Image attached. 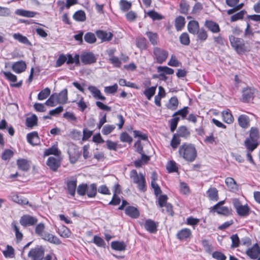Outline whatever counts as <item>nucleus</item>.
I'll return each instance as SVG.
<instances>
[{"label": "nucleus", "instance_id": "4468645a", "mask_svg": "<svg viewBox=\"0 0 260 260\" xmlns=\"http://www.w3.org/2000/svg\"><path fill=\"white\" fill-rule=\"evenodd\" d=\"M27 142L32 146L37 145L40 143V138L38 133L33 132L27 135Z\"/></svg>", "mask_w": 260, "mask_h": 260}, {"label": "nucleus", "instance_id": "4be33fe9", "mask_svg": "<svg viewBox=\"0 0 260 260\" xmlns=\"http://www.w3.org/2000/svg\"><path fill=\"white\" fill-rule=\"evenodd\" d=\"M67 185L69 193L74 197L75 194L77 187V180H68L67 181Z\"/></svg>", "mask_w": 260, "mask_h": 260}, {"label": "nucleus", "instance_id": "e433bc0d", "mask_svg": "<svg viewBox=\"0 0 260 260\" xmlns=\"http://www.w3.org/2000/svg\"><path fill=\"white\" fill-rule=\"evenodd\" d=\"M197 36V39L201 42H205L208 38V35L207 31L203 28L198 30L196 33Z\"/></svg>", "mask_w": 260, "mask_h": 260}, {"label": "nucleus", "instance_id": "f704fd0d", "mask_svg": "<svg viewBox=\"0 0 260 260\" xmlns=\"http://www.w3.org/2000/svg\"><path fill=\"white\" fill-rule=\"evenodd\" d=\"M148 42L147 40L142 37H140L136 39V45L141 50H145L147 48Z\"/></svg>", "mask_w": 260, "mask_h": 260}, {"label": "nucleus", "instance_id": "3c124183", "mask_svg": "<svg viewBox=\"0 0 260 260\" xmlns=\"http://www.w3.org/2000/svg\"><path fill=\"white\" fill-rule=\"evenodd\" d=\"M84 40L89 44H92L96 42V39L95 35L92 32H87L84 36Z\"/></svg>", "mask_w": 260, "mask_h": 260}, {"label": "nucleus", "instance_id": "e2e57ef3", "mask_svg": "<svg viewBox=\"0 0 260 260\" xmlns=\"http://www.w3.org/2000/svg\"><path fill=\"white\" fill-rule=\"evenodd\" d=\"M249 138L253 139V140L257 142V140L259 138L258 131L257 128L251 127L250 131Z\"/></svg>", "mask_w": 260, "mask_h": 260}, {"label": "nucleus", "instance_id": "393cba45", "mask_svg": "<svg viewBox=\"0 0 260 260\" xmlns=\"http://www.w3.org/2000/svg\"><path fill=\"white\" fill-rule=\"evenodd\" d=\"M48 166L53 171H56L60 166L59 161L55 157H49L47 161Z\"/></svg>", "mask_w": 260, "mask_h": 260}, {"label": "nucleus", "instance_id": "774afa93", "mask_svg": "<svg viewBox=\"0 0 260 260\" xmlns=\"http://www.w3.org/2000/svg\"><path fill=\"white\" fill-rule=\"evenodd\" d=\"M109 61L113 64L114 67L119 68L121 65V61L117 56H112L109 58Z\"/></svg>", "mask_w": 260, "mask_h": 260}, {"label": "nucleus", "instance_id": "c756f323", "mask_svg": "<svg viewBox=\"0 0 260 260\" xmlns=\"http://www.w3.org/2000/svg\"><path fill=\"white\" fill-rule=\"evenodd\" d=\"M239 125L244 128H246L249 126V119L246 115H241L238 119Z\"/></svg>", "mask_w": 260, "mask_h": 260}, {"label": "nucleus", "instance_id": "39448f33", "mask_svg": "<svg viewBox=\"0 0 260 260\" xmlns=\"http://www.w3.org/2000/svg\"><path fill=\"white\" fill-rule=\"evenodd\" d=\"M153 53L154 59L157 63L159 64L165 62L169 56L168 51L158 47L153 48Z\"/></svg>", "mask_w": 260, "mask_h": 260}, {"label": "nucleus", "instance_id": "f257e3e1", "mask_svg": "<svg viewBox=\"0 0 260 260\" xmlns=\"http://www.w3.org/2000/svg\"><path fill=\"white\" fill-rule=\"evenodd\" d=\"M179 156L187 162L193 161L197 156L195 146L191 144L185 143L181 145L178 149Z\"/></svg>", "mask_w": 260, "mask_h": 260}, {"label": "nucleus", "instance_id": "7c9ffc66", "mask_svg": "<svg viewBox=\"0 0 260 260\" xmlns=\"http://www.w3.org/2000/svg\"><path fill=\"white\" fill-rule=\"evenodd\" d=\"M56 98L57 99L58 103L61 104L67 103L68 101V90L67 89H64L60 92L57 94H56Z\"/></svg>", "mask_w": 260, "mask_h": 260}, {"label": "nucleus", "instance_id": "412c9836", "mask_svg": "<svg viewBox=\"0 0 260 260\" xmlns=\"http://www.w3.org/2000/svg\"><path fill=\"white\" fill-rule=\"evenodd\" d=\"M191 235V232L190 229L184 228L178 231L177 234V237L180 240H186Z\"/></svg>", "mask_w": 260, "mask_h": 260}, {"label": "nucleus", "instance_id": "f8f14e48", "mask_svg": "<svg viewBox=\"0 0 260 260\" xmlns=\"http://www.w3.org/2000/svg\"><path fill=\"white\" fill-rule=\"evenodd\" d=\"M255 90L253 88H246L243 90L242 100L244 102H249L254 96Z\"/></svg>", "mask_w": 260, "mask_h": 260}, {"label": "nucleus", "instance_id": "b1692460", "mask_svg": "<svg viewBox=\"0 0 260 260\" xmlns=\"http://www.w3.org/2000/svg\"><path fill=\"white\" fill-rule=\"evenodd\" d=\"M212 211L217 212L218 214L228 216L232 213V210L225 206H218L217 208L212 207Z\"/></svg>", "mask_w": 260, "mask_h": 260}, {"label": "nucleus", "instance_id": "72a5a7b5", "mask_svg": "<svg viewBox=\"0 0 260 260\" xmlns=\"http://www.w3.org/2000/svg\"><path fill=\"white\" fill-rule=\"evenodd\" d=\"M207 194L211 200L217 201L218 200V190L215 187L210 188L207 191Z\"/></svg>", "mask_w": 260, "mask_h": 260}, {"label": "nucleus", "instance_id": "bb28decb", "mask_svg": "<svg viewBox=\"0 0 260 260\" xmlns=\"http://www.w3.org/2000/svg\"><path fill=\"white\" fill-rule=\"evenodd\" d=\"M111 248L117 251H124L126 249V245L123 241H115L111 243Z\"/></svg>", "mask_w": 260, "mask_h": 260}, {"label": "nucleus", "instance_id": "6ab92c4d", "mask_svg": "<svg viewBox=\"0 0 260 260\" xmlns=\"http://www.w3.org/2000/svg\"><path fill=\"white\" fill-rule=\"evenodd\" d=\"M225 183L230 191L236 192L238 190V184L234 178L232 177H227L225 179Z\"/></svg>", "mask_w": 260, "mask_h": 260}, {"label": "nucleus", "instance_id": "a18cd8bd", "mask_svg": "<svg viewBox=\"0 0 260 260\" xmlns=\"http://www.w3.org/2000/svg\"><path fill=\"white\" fill-rule=\"evenodd\" d=\"M59 151L58 150L57 146H53L51 148L46 149L44 151V156H48L51 154H53L56 156L59 155Z\"/></svg>", "mask_w": 260, "mask_h": 260}, {"label": "nucleus", "instance_id": "aec40b11", "mask_svg": "<svg viewBox=\"0 0 260 260\" xmlns=\"http://www.w3.org/2000/svg\"><path fill=\"white\" fill-rule=\"evenodd\" d=\"M88 89L91 92L93 96L96 99L105 101L106 98L102 95L101 91L94 86H89Z\"/></svg>", "mask_w": 260, "mask_h": 260}, {"label": "nucleus", "instance_id": "423d86ee", "mask_svg": "<svg viewBox=\"0 0 260 260\" xmlns=\"http://www.w3.org/2000/svg\"><path fill=\"white\" fill-rule=\"evenodd\" d=\"M28 256L31 260H42L44 256V249L41 246H37L29 251Z\"/></svg>", "mask_w": 260, "mask_h": 260}, {"label": "nucleus", "instance_id": "ddd939ff", "mask_svg": "<svg viewBox=\"0 0 260 260\" xmlns=\"http://www.w3.org/2000/svg\"><path fill=\"white\" fill-rule=\"evenodd\" d=\"M247 254L252 259H256L260 254V248L257 244L254 245L246 251Z\"/></svg>", "mask_w": 260, "mask_h": 260}, {"label": "nucleus", "instance_id": "69168bd1", "mask_svg": "<svg viewBox=\"0 0 260 260\" xmlns=\"http://www.w3.org/2000/svg\"><path fill=\"white\" fill-rule=\"evenodd\" d=\"M168 64L171 67H178L181 66V63L177 60L175 55H172Z\"/></svg>", "mask_w": 260, "mask_h": 260}, {"label": "nucleus", "instance_id": "1a4fd4ad", "mask_svg": "<svg viewBox=\"0 0 260 260\" xmlns=\"http://www.w3.org/2000/svg\"><path fill=\"white\" fill-rule=\"evenodd\" d=\"M38 221L37 219L29 215H24L20 219V223L23 226H31Z\"/></svg>", "mask_w": 260, "mask_h": 260}, {"label": "nucleus", "instance_id": "5fc2aeb1", "mask_svg": "<svg viewBox=\"0 0 260 260\" xmlns=\"http://www.w3.org/2000/svg\"><path fill=\"white\" fill-rule=\"evenodd\" d=\"M2 73L4 74L6 79L8 80L9 81L11 82H15L17 81V76L13 74V73H12L11 72L3 71L2 72Z\"/></svg>", "mask_w": 260, "mask_h": 260}, {"label": "nucleus", "instance_id": "9b49d317", "mask_svg": "<svg viewBox=\"0 0 260 260\" xmlns=\"http://www.w3.org/2000/svg\"><path fill=\"white\" fill-rule=\"evenodd\" d=\"M97 37L101 40L102 42H108L111 40L113 37V35L111 32L99 30L96 31Z\"/></svg>", "mask_w": 260, "mask_h": 260}, {"label": "nucleus", "instance_id": "6e6552de", "mask_svg": "<svg viewBox=\"0 0 260 260\" xmlns=\"http://www.w3.org/2000/svg\"><path fill=\"white\" fill-rule=\"evenodd\" d=\"M82 62L84 64H90L94 63L96 58L92 52H84L80 56Z\"/></svg>", "mask_w": 260, "mask_h": 260}, {"label": "nucleus", "instance_id": "680f3d73", "mask_svg": "<svg viewBox=\"0 0 260 260\" xmlns=\"http://www.w3.org/2000/svg\"><path fill=\"white\" fill-rule=\"evenodd\" d=\"M156 90V87H151L146 89L144 91V94L147 97L148 100H150L151 98L154 95Z\"/></svg>", "mask_w": 260, "mask_h": 260}, {"label": "nucleus", "instance_id": "338daca9", "mask_svg": "<svg viewBox=\"0 0 260 260\" xmlns=\"http://www.w3.org/2000/svg\"><path fill=\"white\" fill-rule=\"evenodd\" d=\"M87 185L86 184H80L77 187V193L82 196H85L86 193Z\"/></svg>", "mask_w": 260, "mask_h": 260}, {"label": "nucleus", "instance_id": "13d9d810", "mask_svg": "<svg viewBox=\"0 0 260 260\" xmlns=\"http://www.w3.org/2000/svg\"><path fill=\"white\" fill-rule=\"evenodd\" d=\"M181 43L184 45H188L190 43L189 35L186 32L183 33L179 38Z\"/></svg>", "mask_w": 260, "mask_h": 260}, {"label": "nucleus", "instance_id": "20e7f679", "mask_svg": "<svg viewBox=\"0 0 260 260\" xmlns=\"http://www.w3.org/2000/svg\"><path fill=\"white\" fill-rule=\"evenodd\" d=\"M130 177L134 183L137 184L140 190L144 191L145 190V179L142 174L140 173L138 175L136 170H133L131 171Z\"/></svg>", "mask_w": 260, "mask_h": 260}, {"label": "nucleus", "instance_id": "c9c22d12", "mask_svg": "<svg viewBox=\"0 0 260 260\" xmlns=\"http://www.w3.org/2000/svg\"><path fill=\"white\" fill-rule=\"evenodd\" d=\"M223 120L226 123L230 124L233 122L234 117L229 110L224 111L222 112Z\"/></svg>", "mask_w": 260, "mask_h": 260}, {"label": "nucleus", "instance_id": "0e129e2a", "mask_svg": "<svg viewBox=\"0 0 260 260\" xmlns=\"http://www.w3.org/2000/svg\"><path fill=\"white\" fill-rule=\"evenodd\" d=\"M180 137H179L176 134H174L171 141V147L174 149H176L178 146L180 144Z\"/></svg>", "mask_w": 260, "mask_h": 260}, {"label": "nucleus", "instance_id": "a878e982", "mask_svg": "<svg viewBox=\"0 0 260 260\" xmlns=\"http://www.w3.org/2000/svg\"><path fill=\"white\" fill-rule=\"evenodd\" d=\"M17 165L19 169L24 171H28L30 168L29 161L24 158L18 159L17 161Z\"/></svg>", "mask_w": 260, "mask_h": 260}, {"label": "nucleus", "instance_id": "79ce46f5", "mask_svg": "<svg viewBox=\"0 0 260 260\" xmlns=\"http://www.w3.org/2000/svg\"><path fill=\"white\" fill-rule=\"evenodd\" d=\"M38 118L36 115L27 117L26 119V125L27 127H32L37 125Z\"/></svg>", "mask_w": 260, "mask_h": 260}, {"label": "nucleus", "instance_id": "ea45409f", "mask_svg": "<svg viewBox=\"0 0 260 260\" xmlns=\"http://www.w3.org/2000/svg\"><path fill=\"white\" fill-rule=\"evenodd\" d=\"M146 35L148 38L151 43L153 45H156L158 43V37L156 33L151 31H147Z\"/></svg>", "mask_w": 260, "mask_h": 260}, {"label": "nucleus", "instance_id": "bf43d9fd", "mask_svg": "<svg viewBox=\"0 0 260 260\" xmlns=\"http://www.w3.org/2000/svg\"><path fill=\"white\" fill-rule=\"evenodd\" d=\"M93 242L99 247H105L106 245L103 239L96 235L93 237Z\"/></svg>", "mask_w": 260, "mask_h": 260}, {"label": "nucleus", "instance_id": "9d476101", "mask_svg": "<svg viewBox=\"0 0 260 260\" xmlns=\"http://www.w3.org/2000/svg\"><path fill=\"white\" fill-rule=\"evenodd\" d=\"M12 70L16 74H21L26 69V64L23 60L14 62L12 65Z\"/></svg>", "mask_w": 260, "mask_h": 260}, {"label": "nucleus", "instance_id": "37998d69", "mask_svg": "<svg viewBox=\"0 0 260 260\" xmlns=\"http://www.w3.org/2000/svg\"><path fill=\"white\" fill-rule=\"evenodd\" d=\"M56 98V94H52L50 97L46 101L45 104L49 107H54L59 104Z\"/></svg>", "mask_w": 260, "mask_h": 260}, {"label": "nucleus", "instance_id": "58836bf2", "mask_svg": "<svg viewBox=\"0 0 260 260\" xmlns=\"http://www.w3.org/2000/svg\"><path fill=\"white\" fill-rule=\"evenodd\" d=\"M97 192V188L95 184L93 183L90 185H87L86 194L89 198H93L95 196Z\"/></svg>", "mask_w": 260, "mask_h": 260}, {"label": "nucleus", "instance_id": "49530a36", "mask_svg": "<svg viewBox=\"0 0 260 260\" xmlns=\"http://www.w3.org/2000/svg\"><path fill=\"white\" fill-rule=\"evenodd\" d=\"M58 234L63 238H68L71 235V232L69 229L65 226H62L58 229Z\"/></svg>", "mask_w": 260, "mask_h": 260}, {"label": "nucleus", "instance_id": "f3484780", "mask_svg": "<svg viewBox=\"0 0 260 260\" xmlns=\"http://www.w3.org/2000/svg\"><path fill=\"white\" fill-rule=\"evenodd\" d=\"M144 228L150 233H154L157 231V224L151 219H147L144 224Z\"/></svg>", "mask_w": 260, "mask_h": 260}, {"label": "nucleus", "instance_id": "2f4dec72", "mask_svg": "<svg viewBox=\"0 0 260 260\" xmlns=\"http://www.w3.org/2000/svg\"><path fill=\"white\" fill-rule=\"evenodd\" d=\"M245 145L247 149L252 152L257 147L258 143L253 139L248 138L245 141Z\"/></svg>", "mask_w": 260, "mask_h": 260}, {"label": "nucleus", "instance_id": "c85d7f7f", "mask_svg": "<svg viewBox=\"0 0 260 260\" xmlns=\"http://www.w3.org/2000/svg\"><path fill=\"white\" fill-rule=\"evenodd\" d=\"M187 28L188 31L193 35L198 31L199 28V24L198 21L196 20L190 21L187 25Z\"/></svg>", "mask_w": 260, "mask_h": 260}, {"label": "nucleus", "instance_id": "4c0bfd02", "mask_svg": "<svg viewBox=\"0 0 260 260\" xmlns=\"http://www.w3.org/2000/svg\"><path fill=\"white\" fill-rule=\"evenodd\" d=\"M13 37L15 40H17L20 43L25 45L30 44L28 39L25 36L22 35L20 33H15L13 35Z\"/></svg>", "mask_w": 260, "mask_h": 260}, {"label": "nucleus", "instance_id": "7ed1b4c3", "mask_svg": "<svg viewBox=\"0 0 260 260\" xmlns=\"http://www.w3.org/2000/svg\"><path fill=\"white\" fill-rule=\"evenodd\" d=\"M232 203L234 208L239 216L246 217L249 214L250 209L247 204L243 205L241 201L236 198L232 199Z\"/></svg>", "mask_w": 260, "mask_h": 260}, {"label": "nucleus", "instance_id": "603ef678", "mask_svg": "<svg viewBox=\"0 0 260 260\" xmlns=\"http://www.w3.org/2000/svg\"><path fill=\"white\" fill-rule=\"evenodd\" d=\"M50 90L47 87L39 92L38 95V99L39 100L46 99L50 94Z\"/></svg>", "mask_w": 260, "mask_h": 260}, {"label": "nucleus", "instance_id": "6e6d98bb", "mask_svg": "<svg viewBox=\"0 0 260 260\" xmlns=\"http://www.w3.org/2000/svg\"><path fill=\"white\" fill-rule=\"evenodd\" d=\"M178 105V101L176 97H172L169 100L168 104V107L170 109L175 110Z\"/></svg>", "mask_w": 260, "mask_h": 260}, {"label": "nucleus", "instance_id": "0eeeda50", "mask_svg": "<svg viewBox=\"0 0 260 260\" xmlns=\"http://www.w3.org/2000/svg\"><path fill=\"white\" fill-rule=\"evenodd\" d=\"M70 162L72 164L76 163L80 158L81 154L77 146L71 144L69 146L68 151Z\"/></svg>", "mask_w": 260, "mask_h": 260}, {"label": "nucleus", "instance_id": "5701e85b", "mask_svg": "<svg viewBox=\"0 0 260 260\" xmlns=\"http://www.w3.org/2000/svg\"><path fill=\"white\" fill-rule=\"evenodd\" d=\"M15 13L17 15L27 18L34 17L37 14L36 12L24 9H17L15 11Z\"/></svg>", "mask_w": 260, "mask_h": 260}, {"label": "nucleus", "instance_id": "f03ea898", "mask_svg": "<svg viewBox=\"0 0 260 260\" xmlns=\"http://www.w3.org/2000/svg\"><path fill=\"white\" fill-rule=\"evenodd\" d=\"M229 39L232 47L239 55H242L250 51L249 48L243 39L231 35L229 36Z\"/></svg>", "mask_w": 260, "mask_h": 260}, {"label": "nucleus", "instance_id": "052dcab7", "mask_svg": "<svg viewBox=\"0 0 260 260\" xmlns=\"http://www.w3.org/2000/svg\"><path fill=\"white\" fill-rule=\"evenodd\" d=\"M132 4L125 0H121L120 2V9L123 11H127L131 8Z\"/></svg>", "mask_w": 260, "mask_h": 260}, {"label": "nucleus", "instance_id": "a211bd4d", "mask_svg": "<svg viewBox=\"0 0 260 260\" xmlns=\"http://www.w3.org/2000/svg\"><path fill=\"white\" fill-rule=\"evenodd\" d=\"M205 25L210 31L213 33H218L220 31L219 25L213 21H206Z\"/></svg>", "mask_w": 260, "mask_h": 260}, {"label": "nucleus", "instance_id": "dca6fc26", "mask_svg": "<svg viewBox=\"0 0 260 260\" xmlns=\"http://www.w3.org/2000/svg\"><path fill=\"white\" fill-rule=\"evenodd\" d=\"M9 199L11 201L20 205H27L28 204V201L26 199L15 193H12L9 196Z\"/></svg>", "mask_w": 260, "mask_h": 260}, {"label": "nucleus", "instance_id": "c03bdc74", "mask_svg": "<svg viewBox=\"0 0 260 260\" xmlns=\"http://www.w3.org/2000/svg\"><path fill=\"white\" fill-rule=\"evenodd\" d=\"M157 70L159 73H164L167 75H172L174 73L173 69L167 66H159L157 68Z\"/></svg>", "mask_w": 260, "mask_h": 260}, {"label": "nucleus", "instance_id": "473e14b6", "mask_svg": "<svg viewBox=\"0 0 260 260\" xmlns=\"http://www.w3.org/2000/svg\"><path fill=\"white\" fill-rule=\"evenodd\" d=\"M4 256L7 258H12L15 257L14 249L10 245H8L2 251Z\"/></svg>", "mask_w": 260, "mask_h": 260}, {"label": "nucleus", "instance_id": "cd10ccee", "mask_svg": "<svg viewBox=\"0 0 260 260\" xmlns=\"http://www.w3.org/2000/svg\"><path fill=\"white\" fill-rule=\"evenodd\" d=\"M125 214L133 218H137L139 216L138 210L133 206H128L125 208Z\"/></svg>", "mask_w": 260, "mask_h": 260}, {"label": "nucleus", "instance_id": "4d7b16f0", "mask_svg": "<svg viewBox=\"0 0 260 260\" xmlns=\"http://www.w3.org/2000/svg\"><path fill=\"white\" fill-rule=\"evenodd\" d=\"M115 125L106 124L103 127L102 133L104 135H109L115 129Z\"/></svg>", "mask_w": 260, "mask_h": 260}, {"label": "nucleus", "instance_id": "864d4df0", "mask_svg": "<svg viewBox=\"0 0 260 260\" xmlns=\"http://www.w3.org/2000/svg\"><path fill=\"white\" fill-rule=\"evenodd\" d=\"M179 137H184L186 138L189 135V132L187 129V128L185 126L180 127L177 133L176 134Z\"/></svg>", "mask_w": 260, "mask_h": 260}, {"label": "nucleus", "instance_id": "09e8293b", "mask_svg": "<svg viewBox=\"0 0 260 260\" xmlns=\"http://www.w3.org/2000/svg\"><path fill=\"white\" fill-rule=\"evenodd\" d=\"M80 56L78 54H76L74 57L72 55L69 54L67 57V63L71 64L75 63L77 65L80 64Z\"/></svg>", "mask_w": 260, "mask_h": 260}, {"label": "nucleus", "instance_id": "de8ad7c7", "mask_svg": "<svg viewBox=\"0 0 260 260\" xmlns=\"http://www.w3.org/2000/svg\"><path fill=\"white\" fill-rule=\"evenodd\" d=\"M73 18L78 21H84L86 20L85 13L83 11H78L73 15Z\"/></svg>", "mask_w": 260, "mask_h": 260}, {"label": "nucleus", "instance_id": "8fccbe9b", "mask_svg": "<svg viewBox=\"0 0 260 260\" xmlns=\"http://www.w3.org/2000/svg\"><path fill=\"white\" fill-rule=\"evenodd\" d=\"M12 226L13 228L14 231L15 233L16 238L18 242L21 241L23 238V234L21 232H20L19 228L16 225V223L15 222L12 223Z\"/></svg>", "mask_w": 260, "mask_h": 260}, {"label": "nucleus", "instance_id": "2eb2a0df", "mask_svg": "<svg viewBox=\"0 0 260 260\" xmlns=\"http://www.w3.org/2000/svg\"><path fill=\"white\" fill-rule=\"evenodd\" d=\"M41 237L44 240L54 244L59 245L61 243L56 236L48 233H44L43 235H42Z\"/></svg>", "mask_w": 260, "mask_h": 260}, {"label": "nucleus", "instance_id": "a19ab883", "mask_svg": "<svg viewBox=\"0 0 260 260\" xmlns=\"http://www.w3.org/2000/svg\"><path fill=\"white\" fill-rule=\"evenodd\" d=\"M185 25V19L182 16H179L175 20V27L178 31L181 30Z\"/></svg>", "mask_w": 260, "mask_h": 260}]
</instances>
